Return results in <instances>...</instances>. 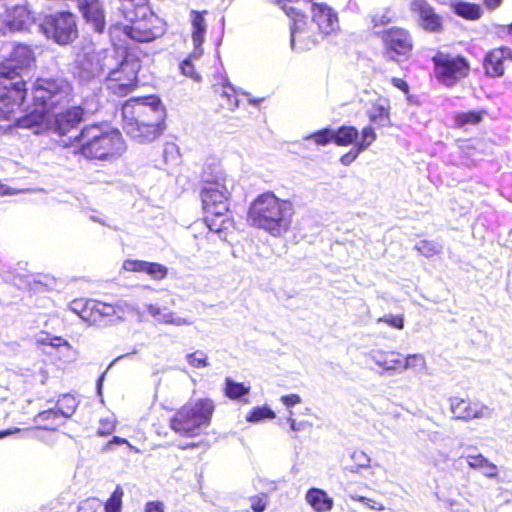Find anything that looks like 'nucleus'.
<instances>
[{
    "label": "nucleus",
    "instance_id": "nucleus-1",
    "mask_svg": "<svg viewBox=\"0 0 512 512\" xmlns=\"http://www.w3.org/2000/svg\"><path fill=\"white\" fill-rule=\"evenodd\" d=\"M35 64L33 48L23 43L15 44L9 55L0 62V121L15 119L28 89L23 79L14 80Z\"/></svg>",
    "mask_w": 512,
    "mask_h": 512
},
{
    "label": "nucleus",
    "instance_id": "nucleus-2",
    "mask_svg": "<svg viewBox=\"0 0 512 512\" xmlns=\"http://www.w3.org/2000/svg\"><path fill=\"white\" fill-rule=\"evenodd\" d=\"M73 96V87L66 79L37 77L31 87L29 110L21 117H17V112L15 119L7 121L22 128L39 126L56 109L67 106L73 100Z\"/></svg>",
    "mask_w": 512,
    "mask_h": 512
},
{
    "label": "nucleus",
    "instance_id": "nucleus-3",
    "mask_svg": "<svg viewBox=\"0 0 512 512\" xmlns=\"http://www.w3.org/2000/svg\"><path fill=\"white\" fill-rule=\"evenodd\" d=\"M166 110L156 95L130 98L122 105V128L131 138L151 142L165 129Z\"/></svg>",
    "mask_w": 512,
    "mask_h": 512
},
{
    "label": "nucleus",
    "instance_id": "nucleus-4",
    "mask_svg": "<svg viewBox=\"0 0 512 512\" xmlns=\"http://www.w3.org/2000/svg\"><path fill=\"white\" fill-rule=\"evenodd\" d=\"M203 186L200 190L202 207L207 216L208 227L211 231L220 233L232 222L229 215L231 189L228 187L227 175L218 171H203Z\"/></svg>",
    "mask_w": 512,
    "mask_h": 512
},
{
    "label": "nucleus",
    "instance_id": "nucleus-5",
    "mask_svg": "<svg viewBox=\"0 0 512 512\" xmlns=\"http://www.w3.org/2000/svg\"><path fill=\"white\" fill-rule=\"evenodd\" d=\"M293 214L294 207L290 200L281 199L273 192L266 191L251 202L247 220L251 226L279 237L289 230Z\"/></svg>",
    "mask_w": 512,
    "mask_h": 512
},
{
    "label": "nucleus",
    "instance_id": "nucleus-6",
    "mask_svg": "<svg viewBox=\"0 0 512 512\" xmlns=\"http://www.w3.org/2000/svg\"><path fill=\"white\" fill-rule=\"evenodd\" d=\"M76 152L88 160L110 161L120 157L126 144L118 129H107L102 124L84 125L73 138Z\"/></svg>",
    "mask_w": 512,
    "mask_h": 512
},
{
    "label": "nucleus",
    "instance_id": "nucleus-7",
    "mask_svg": "<svg viewBox=\"0 0 512 512\" xmlns=\"http://www.w3.org/2000/svg\"><path fill=\"white\" fill-rule=\"evenodd\" d=\"M119 10L129 21L123 33L136 42H151L165 34L166 22L150 8L149 0H119Z\"/></svg>",
    "mask_w": 512,
    "mask_h": 512
},
{
    "label": "nucleus",
    "instance_id": "nucleus-8",
    "mask_svg": "<svg viewBox=\"0 0 512 512\" xmlns=\"http://www.w3.org/2000/svg\"><path fill=\"white\" fill-rule=\"evenodd\" d=\"M215 403L210 398H199L178 408L169 420V428L182 437L200 435L212 422Z\"/></svg>",
    "mask_w": 512,
    "mask_h": 512
},
{
    "label": "nucleus",
    "instance_id": "nucleus-9",
    "mask_svg": "<svg viewBox=\"0 0 512 512\" xmlns=\"http://www.w3.org/2000/svg\"><path fill=\"white\" fill-rule=\"evenodd\" d=\"M433 75L445 87H453L467 78L471 71L469 60L460 54L437 51L431 58Z\"/></svg>",
    "mask_w": 512,
    "mask_h": 512
},
{
    "label": "nucleus",
    "instance_id": "nucleus-10",
    "mask_svg": "<svg viewBox=\"0 0 512 512\" xmlns=\"http://www.w3.org/2000/svg\"><path fill=\"white\" fill-rule=\"evenodd\" d=\"M380 38L383 54L389 60L401 62L409 60L415 49L412 33L402 26H391L377 33Z\"/></svg>",
    "mask_w": 512,
    "mask_h": 512
},
{
    "label": "nucleus",
    "instance_id": "nucleus-11",
    "mask_svg": "<svg viewBox=\"0 0 512 512\" xmlns=\"http://www.w3.org/2000/svg\"><path fill=\"white\" fill-rule=\"evenodd\" d=\"M40 30L60 45L72 43L78 37L76 16L69 11H58L43 17Z\"/></svg>",
    "mask_w": 512,
    "mask_h": 512
},
{
    "label": "nucleus",
    "instance_id": "nucleus-12",
    "mask_svg": "<svg viewBox=\"0 0 512 512\" xmlns=\"http://www.w3.org/2000/svg\"><path fill=\"white\" fill-rule=\"evenodd\" d=\"M277 5L290 18L291 47L293 50L307 51L314 48L319 41L312 37L307 28L306 13L293 6L290 0H276Z\"/></svg>",
    "mask_w": 512,
    "mask_h": 512
},
{
    "label": "nucleus",
    "instance_id": "nucleus-13",
    "mask_svg": "<svg viewBox=\"0 0 512 512\" xmlns=\"http://www.w3.org/2000/svg\"><path fill=\"white\" fill-rule=\"evenodd\" d=\"M68 308L88 325L111 321L119 312V307L114 304L85 298L73 299Z\"/></svg>",
    "mask_w": 512,
    "mask_h": 512
},
{
    "label": "nucleus",
    "instance_id": "nucleus-14",
    "mask_svg": "<svg viewBox=\"0 0 512 512\" xmlns=\"http://www.w3.org/2000/svg\"><path fill=\"white\" fill-rule=\"evenodd\" d=\"M309 10L311 21L321 37L325 38L339 31V15L332 6L326 2H312Z\"/></svg>",
    "mask_w": 512,
    "mask_h": 512
},
{
    "label": "nucleus",
    "instance_id": "nucleus-15",
    "mask_svg": "<svg viewBox=\"0 0 512 512\" xmlns=\"http://www.w3.org/2000/svg\"><path fill=\"white\" fill-rule=\"evenodd\" d=\"M512 63V49L508 46H499L488 50L481 61L485 76L488 78H502Z\"/></svg>",
    "mask_w": 512,
    "mask_h": 512
},
{
    "label": "nucleus",
    "instance_id": "nucleus-16",
    "mask_svg": "<svg viewBox=\"0 0 512 512\" xmlns=\"http://www.w3.org/2000/svg\"><path fill=\"white\" fill-rule=\"evenodd\" d=\"M449 408L455 419L465 422L483 418L488 410L482 401L469 396L450 397Z\"/></svg>",
    "mask_w": 512,
    "mask_h": 512
},
{
    "label": "nucleus",
    "instance_id": "nucleus-17",
    "mask_svg": "<svg viewBox=\"0 0 512 512\" xmlns=\"http://www.w3.org/2000/svg\"><path fill=\"white\" fill-rule=\"evenodd\" d=\"M107 81L114 94L125 96L137 86V74L128 63H122L109 73Z\"/></svg>",
    "mask_w": 512,
    "mask_h": 512
},
{
    "label": "nucleus",
    "instance_id": "nucleus-18",
    "mask_svg": "<svg viewBox=\"0 0 512 512\" xmlns=\"http://www.w3.org/2000/svg\"><path fill=\"white\" fill-rule=\"evenodd\" d=\"M85 117V109L81 105H73L54 114L51 129L58 136H65L74 130Z\"/></svg>",
    "mask_w": 512,
    "mask_h": 512
},
{
    "label": "nucleus",
    "instance_id": "nucleus-19",
    "mask_svg": "<svg viewBox=\"0 0 512 512\" xmlns=\"http://www.w3.org/2000/svg\"><path fill=\"white\" fill-rule=\"evenodd\" d=\"M372 358L378 366L386 370H405L412 366L411 361L418 359L419 355L409 354L404 357L397 351L376 350L373 351Z\"/></svg>",
    "mask_w": 512,
    "mask_h": 512
},
{
    "label": "nucleus",
    "instance_id": "nucleus-20",
    "mask_svg": "<svg viewBox=\"0 0 512 512\" xmlns=\"http://www.w3.org/2000/svg\"><path fill=\"white\" fill-rule=\"evenodd\" d=\"M33 22L30 11L24 6H15L7 11L2 20V30L4 32H21L28 30Z\"/></svg>",
    "mask_w": 512,
    "mask_h": 512
},
{
    "label": "nucleus",
    "instance_id": "nucleus-21",
    "mask_svg": "<svg viewBox=\"0 0 512 512\" xmlns=\"http://www.w3.org/2000/svg\"><path fill=\"white\" fill-rule=\"evenodd\" d=\"M208 12L206 10L198 11L191 10L190 21H191V39L194 46V55L201 56L203 53L202 44L205 40V34L207 31V25L205 22V16Z\"/></svg>",
    "mask_w": 512,
    "mask_h": 512
},
{
    "label": "nucleus",
    "instance_id": "nucleus-22",
    "mask_svg": "<svg viewBox=\"0 0 512 512\" xmlns=\"http://www.w3.org/2000/svg\"><path fill=\"white\" fill-rule=\"evenodd\" d=\"M377 135L372 125H367L362 128L361 135L358 141L355 143L354 148L343 154L340 157V162L348 166L356 160L359 153L368 149L371 144L376 140Z\"/></svg>",
    "mask_w": 512,
    "mask_h": 512
},
{
    "label": "nucleus",
    "instance_id": "nucleus-23",
    "mask_svg": "<svg viewBox=\"0 0 512 512\" xmlns=\"http://www.w3.org/2000/svg\"><path fill=\"white\" fill-rule=\"evenodd\" d=\"M214 96L218 107L222 110L232 111L238 107L237 91L227 82H221L214 86Z\"/></svg>",
    "mask_w": 512,
    "mask_h": 512
},
{
    "label": "nucleus",
    "instance_id": "nucleus-24",
    "mask_svg": "<svg viewBox=\"0 0 512 512\" xmlns=\"http://www.w3.org/2000/svg\"><path fill=\"white\" fill-rule=\"evenodd\" d=\"M78 8L84 19L92 24L95 31L99 33L103 31L105 27V12L100 0L82 4Z\"/></svg>",
    "mask_w": 512,
    "mask_h": 512
},
{
    "label": "nucleus",
    "instance_id": "nucleus-25",
    "mask_svg": "<svg viewBox=\"0 0 512 512\" xmlns=\"http://www.w3.org/2000/svg\"><path fill=\"white\" fill-rule=\"evenodd\" d=\"M487 112L484 109L459 111L453 115V127L455 129L468 130L471 126L479 125Z\"/></svg>",
    "mask_w": 512,
    "mask_h": 512
},
{
    "label": "nucleus",
    "instance_id": "nucleus-26",
    "mask_svg": "<svg viewBox=\"0 0 512 512\" xmlns=\"http://www.w3.org/2000/svg\"><path fill=\"white\" fill-rule=\"evenodd\" d=\"M305 499L316 512H328L333 508V499L319 488H310Z\"/></svg>",
    "mask_w": 512,
    "mask_h": 512
},
{
    "label": "nucleus",
    "instance_id": "nucleus-27",
    "mask_svg": "<svg viewBox=\"0 0 512 512\" xmlns=\"http://www.w3.org/2000/svg\"><path fill=\"white\" fill-rule=\"evenodd\" d=\"M466 461L471 469L481 470L488 478H497L499 475L498 467L480 453L467 455Z\"/></svg>",
    "mask_w": 512,
    "mask_h": 512
},
{
    "label": "nucleus",
    "instance_id": "nucleus-28",
    "mask_svg": "<svg viewBox=\"0 0 512 512\" xmlns=\"http://www.w3.org/2000/svg\"><path fill=\"white\" fill-rule=\"evenodd\" d=\"M390 105L388 103H374L368 112V118L371 124L376 127H391Z\"/></svg>",
    "mask_w": 512,
    "mask_h": 512
},
{
    "label": "nucleus",
    "instance_id": "nucleus-29",
    "mask_svg": "<svg viewBox=\"0 0 512 512\" xmlns=\"http://www.w3.org/2000/svg\"><path fill=\"white\" fill-rule=\"evenodd\" d=\"M453 12L466 20L475 21L481 18L482 10L479 4L457 1L452 4Z\"/></svg>",
    "mask_w": 512,
    "mask_h": 512
},
{
    "label": "nucleus",
    "instance_id": "nucleus-30",
    "mask_svg": "<svg viewBox=\"0 0 512 512\" xmlns=\"http://www.w3.org/2000/svg\"><path fill=\"white\" fill-rule=\"evenodd\" d=\"M251 390V386L244 382H236L232 378L227 377L224 380L223 394L226 398L236 401L247 395Z\"/></svg>",
    "mask_w": 512,
    "mask_h": 512
},
{
    "label": "nucleus",
    "instance_id": "nucleus-31",
    "mask_svg": "<svg viewBox=\"0 0 512 512\" xmlns=\"http://www.w3.org/2000/svg\"><path fill=\"white\" fill-rule=\"evenodd\" d=\"M419 25L424 31L436 34L442 33L445 27L443 17L436 12L435 8L419 20Z\"/></svg>",
    "mask_w": 512,
    "mask_h": 512
},
{
    "label": "nucleus",
    "instance_id": "nucleus-32",
    "mask_svg": "<svg viewBox=\"0 0 512 512\" xmlns=\"http://www.w3.org/2000/svg\"><path fill=\"white\" fill-rule=\"evenodd\" d=\"M358 130L354 126L342 125L333 130L334 144L337 146H348L355 144L358 140Z\"/></svg>",
    "mask_w": 512,
    "mask_h": 512
},
{
    "label": "nucleus",
    "instance_id": "nucleus-33",
    "mask_svg": "<svg viewBox=\"0 0 512 512\" xmlns=\"http://www.w3.org/2000/svg\"><path fill=\"white\" fill-rule=\"evenodd\" d=\"M78 406L75 396L69 393L61 395L54 407L58 416L61 418H69L73 415Z\"/></svg>",
    "mask_w": 512,
    "mask_h": 512
},
{
    "label": "nucleus",
    "instance_id": "nucleus-34",
    "mask_svg": "<svg viewBox=\"0 0 512 512\" xmlns=\"http://www.w3.org/2000/svg\"><path fill=\"white\" fill-rule=\"evenodd\" d=\"M57 412L54 410V408H50L48 410H44L39 412L35 416V421L37 423L36 428L41 430H56L57 424L55 420L59 419Z\"/></svg>",
    "mask_w": 512,
    "mask_h": 512
},
{
    "label": "nucleus",
    "instance_id": "nucleus-35",
    "mask_svg": "<svg viewBox=\"0 0 512 512\" xmlns=\"http://www.w3.org/2000/svg\"><path fill=\"white\" fill-rule=\"evenodd\" d=\"M124 491L121 486H117L110 497L104 503L105 512H122V500Z\"/></svg>",
    "mask_w": 512,
    "mask_h": 512
},
{
    "label": "nucleus",
    "instance_id": "nucleus-36",
    "mask_svg": "<svg viewBox=\"0 0 512 512\" xmlns=\"http://www.w3.org/2000/svg\"><path fill=\"white\" fill-rule=\"evenodd\" d=\"M276 417L275 412L268 406H257L254 407L246 416L248 422H259L264 419H274Z\"/></svg>",
    "mask_w": 512,
    "mask_h": 512
},
{
    "label": "nucleus",
    "instance_id": "nucleus-37",
    "mask_svg": "<svg viewBox=\"0 0 512 512\" xmlns=\"http://www.w3.org/2000/svg\"><path fill=\"white\" fill-rule=\"evenodd\" d=\"M415 249L424 257L430 258L440 253L441 246L433 240H421L419 241Z\"/></svg>",
    "mask_w": 512,
    "mask_h": 512
},
{
    "label": "nucleus",
    "instance_id": "nucleus-38",
    "mask_svg": "<svg viewBox=\"0 0 512 512\" xmlns=\"http://www.w3.org/2000/svg\"><path fill=\"white\" fill-rule=\"evenodd\" d=\"M307 139L312 140L318 146L334 143L333 129L327 127L310 134Z\"/></svg>",
    "mask_w": 512,
    "mask_h": 512
},
{
    "label": "nucleus",
    "instance_id": "nucleus-39",
    "mask_svg": "<svg viewBox=\"0 0 512 512\" xmlns=\"http://www.w3.org/2000/svg\"><path fill=\"white\" fill-rule=\"evenodd\" d=\"M144 273L154 280H162L168 275V268L157 262L146 261Z\"/></svg>",
    "mask_w": 512,
    "mask_h": 512
},
{
    "label": "nucleus",
    "instance_id": "nucleus-40",
    "mask_svg": "<svg viewBox=\"0 0 512 512\" xmlns=\"http://www.w3.org/2000/svg\"><path fill=\"white\" fill-rule=\"evenodd\" d=\"M199 56L194 55V51L189 54L187 58H185L180 64V70L183 75L190 77L194 80H200L201 76L198 71L195 69L192 60L198 58Z\"/></svg>",
    "mask_w": 512,
    "mask_h": 512
},
{
    "label": "nucleus",
    "instance_id": "nucleus-41",
    "mask_svg": "<svg viewBox=\"0 0 512 512\" xmlns=\"http://www.w3.org/2000/svg\"><path fill=\"white\" fill-rule=\"evenodd\" d=\"M433 8L427 0H411L409 3V9L417 16L418 21Z\"/></svg>",
    "mask_w": 512,
    "mask_h": 512
},
{
    "label": "nucleus",
    "instance_id": "nucleus-42",
    "mask_svg": "<svg viewBox=\"0 0 512 512\" xmlns=\"http://www.w3.org/2000/svg\"><path fill=\"white\" fill-rule=\"evenodd\" d=\"M186 360L193 368H206L209 366L208 356L202 351L187 354Z\"/></svg>",
    "mask_w": 512,
    "mask_h": 512
},
{
    "label": "nucleus",
    "instance_id": "nucleus-43",
    "mask_svg": "<svg viewBox=\"0 0 512 512\" xmlns=\"http://www.w3.org/2000/svg\"><path fill=\"white\" fill-rule=\"evenodd\" d=\"M287 422L290 425V429L294 432L305 431L312 427V423L307 420H298L293 410H289L287 416Z\"/></svg>",
    "mask_w": 512,
    "mask_h": 512
},
{
    "label": "nucleus",
    "instance_id": "nucleus-44",
    "mask_svg": "<svg viewBox=\"0 0 512 512\" xmlns=\"http://www.w3.org/2000/svg\"><path fill=\"white\" fill-rule=\"evenodd\" d=\"M158 322L161 324H170L175 326H184L190 324V322L186 318L176 316L174 312L162 314V316L158 318Z\"/></svg>",
    "mask_w": 512,
    "mask_h": 512
},
{
    "label": "nucleus",
    "instance_id": "nucleus-45",
    "mask_svg": "<svg viewBox=\"0 0 512 512\" xmlns=\"http://www.w3.org/2000/svg\"><path fill=\"white\" fill-rule=\"evenodd\" d=\"M145 263L146 261L144 260L126 259L122 264V268L127 272L144 273Z\"/></svg>",
    "mask_w": 512,
    "mask_h": 512
},
{
    "label": "nucleus",
    "instance_id": "nucleus-46",
    "mask_svg": "<svg viewBox=\"0 0 512 512\" xmlns=\"http://www.w3.org/2000/svg\"><path fill=\"white\" fill-rule=\"evenodd\" d=\"M378 323H385L388 326L401 330L404 328V317L403 315H390L380 317L377 320Z\"/></svg>",
    "mask_w": 512,
    "mask_h": 512
},
{
    "label": "nucleus",
    "instance_id": "nucleus-47",
    "mask_svg": "<svg viewBox=\"0 0 512 512\" xmlns=\"http://www.w3.org/2000/svg\"><path fill=\"white\" fill-rule=\"evenodd\" d=\"M115 428H116V423L113 419H111V418L101 419L100 423H99V427L97 429V434L99 436L106 437V436L111 435L115 431Z\"/></svg>",
    "mask_w": 512,
    "mask_h": 512
},
{
    "label": "nucleus",
    "instance_id": "nucleus-48",
    "mask_svg": "<svg viewBox=\"0 0 512 512\" xmlns=\"http://www.w3.org/2000/svg\"><path fill=\"white\" fill-rule=\"evenodd\" d=\"M267 506V495H255L250 497V507L254 512H263Z\"/></svg>",
    "mask_w": 512,
    "mask_h": 512
},
{
    "label": "nucleus",
    "instance_id": "nucleus-49",
    "mask_svg": "<svg viewBox=\"0 0 512 512\" xmlns=\"http://www.w3.org/2000/svg\"><path fill=\"white\" fill-rule=\"evenodd\" d=\"M351 498L354 501L361 502V503L365 504L368 508H370L372 510L383 511L385 509V506L382 503L376 502V501H374L370 498H367L365 496L353 495V496H351Z\"/></svg>",
    "mask_w": 512,
    "mask_h": 512
},
{
    "label": "nucleus",
    "instance_id": "nucleus-50",
    "mask_svg": "<svg viewBox=\"0 0 512 512\" xmlns=\"http://www.w3.org/2000/svg\"><path fill=\"white\" fill-rule=\"evenodd\" d=\"M38 342L41 345H49L52 347L69 346L68 341L60 336H47L45 339H41Z\"/></svg>",
    "mask_w": 512,
    "mask_h": 512
},
{
    "label": "nucleus",
    "instance_id": "nucleus-51",
    "mask_svg": "<svg viewBox=\"0 0 512 512\" xmlns=\"http://www.w3.org/2000/svg\"><path fill=\"white\" fill-rule=\"evenodd\" d=\"M280 401L289 411L294 405L300 404L302 399L298 394L292 393L281 396Z\"/></svg>",
    "mask_w": 512,
    "mask_h": 512
},
{
    "label": "nucleus",
    "instance_id": "nucleus-52",
    "mask_svg": "<svg viewBox=\"0 0 512 512\" xmlns=\"http://www.w3.org/2000/svg\"><path fill=\"white\" fill-rule=\"evenodd\" d=\"M98 499L88 498L82 501L78 507V512H97Z\"/></svg>",
    "mask_w": 512,
    "mask_h": 512
},
{
    "label": "nucleus",
    "instance_id": "nucleus-53",
    "mask_svg": "<svg viewBox=\"0 0 512 512\" xmlns=\"http://www.w3.org/2000/svg\"><path fill=\"white\" fill-rule=\"evenodd\" d=\"M164 504L161 501H149L145 504L144 512H164Z\"/></svg>",
    "mask_w": 512,
    "mask_h": 512
},
{
    "label": "nucleus",
    "instance_id": "nucleus-54",
    "mask_svg": "<svg viewBox=\"0 0 512 512\" xmlns=\"http://www.w3.org/2000/svg\"><path fill=\"white\" fill-rule=\"evenodd\" d=\"M391 83H392V85L394 87L398 88L403 93L409 94L410 87H409L408 83L404 79L398 78V77H392L391 78Z\"/></svg>",
    "mask_w": 512,
    "mask_h": 512
},
{
    "label": "nucleus",
    "instance_id": "nucleus-55",
    "mask_svg": "<svg viewBox=\"0 0 512 512\" xmlns=\"http://www.w3.org/2000/svg\"><path fill=\"white\" fill-rule=\"evenodd\" d=\"M374 27L385 26L391 22V19L386 15H374L371 18Z\"/></svg>",
    "mask_w": 512,
    "mask_h": 512
},
{
    "label": "nucleus",
    "instance_id": "nucleus-56",
    "mask_svg": "<svg viewBox=\"0 0 512 512\" xmlns=\"http://www.w3.org/2000/svg\"><path fill=\"white\" fill-rule=\"evenodd\" d=\"M503 0H483L484 6L489 10H494L502 4Z\"/></svg>",
    "mask_w": 512,
    "mask_h": 512
},
{
    "label": "nucleus",
    "instance_id": "nucleus-57",
    "mask_svg": "<svg viewBox=\"0 0 512 512\" xmlns=\"http://www.w3.org/2000/svg\"><path fill=\"white\" fill-rule=\"evenodd\" d=\"M148 312L150 315H152L154 318L158 320L162 316L161 308L158 306L150 305L148 308Z\"/></svg>",
    "mask_w": 512,
    "mask_h": 512
},
{
    "label": "nucleus",
    "instance_id": "nucleus-58",
    "mask_svg": "<svg viewBox=\"0 0 512 512\" xmlns=\"http://www.w3.org/2000/svg\"><path fill=\"white\" fill-rule=\"evenodd\" d=\"M127 443V440L125 438H121L119 436H114L108 443H107V447H109L110 445L112 444H116V445H122V444H126Z\"/></svg>",
    "mask_w": 512,
    "mask_h": 512
},
{
    "label": "nucleus",
    "instance_id": "nucleus-59",
    "mask_svg": "<svg viewBox=\"0 0 512 512\" xmlns=\"http://www.w3.org/2000/svg\"><path fill=\"white\" fill-rule=\"evenodd\" d=\"M19 431H20V429H18V428L0 430V439H2L4 437H7V436H10V435H12L14 433H17Z\"/></svg>",
    "mask_w": 512,
    "mask_h": 512
},
{
    "label": "nucleus",
    "instance_id": "nucleus-60",
    "mask_svg": "<svg viewBox=\"0 0 512 512\" xmlns=\"http://www.w3.org/2000/svg\"><path fill=\"white\" fill-rule=\"evenodd\" d=\"M509 30L512 31V23L509 25Z\"/></svg>",
    "mask_w": 512,
    "mask_h": 512
}]
</instances>
